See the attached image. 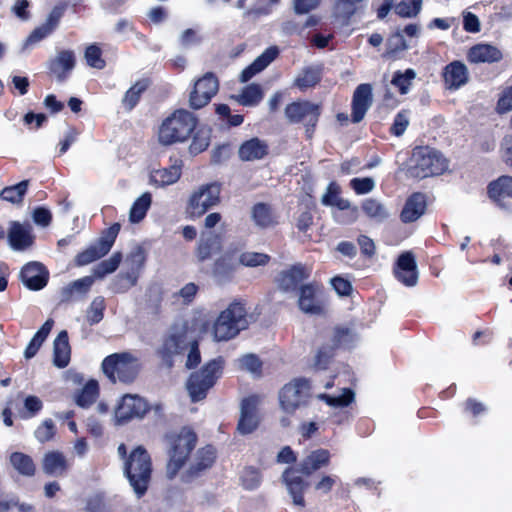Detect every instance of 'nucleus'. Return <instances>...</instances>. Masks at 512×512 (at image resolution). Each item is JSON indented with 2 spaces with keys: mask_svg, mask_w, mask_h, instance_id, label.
<instances>
[{
  "mask_svg": "<svg viewBox=\"0 0 512 512\" xmlns=\"http://www.w3.org/2000/svg\"><path fill=\"white\" fill-rule=\"evenodd\" d=\"M261 398L256 395L243 399L241 403L240 419L238 422V431L245 435L252 433L259 424V406Z\"/></svg>",
  "mask_w": 512,
  "mask_h": 512,
  "instance_id": "nucleus-14",
  "label": "nucleus"
},
{
  "mask_svg": "<svg viewBox=\"0 0 512 512\" xmlns=\"http://www.w3.org/2000/svg\"><path fill=\"white\" fill-rule=\"evenodd\" d=\"M282 477L293 504L301 508L305 507L304 491L308 483L291 468L286 469Z\"/></svg>",
  "mask_w": 512,
  "mask_h": 512,
  "instance_id": "nucleus-21",
  "label": "nucleus"
},
{
  "mask_svg": "<svg viewBox=\"0 0 512 512\" xmlns=\"http://www.w3.org/2000/svg\"><path fill=\"white\" fill-rule=\"evenodd\" d=\"M330 452L326 449H317L310 452L300 463L299 471L305 475H311L313 472L328 466L330 463Z\"/></svg>",
  "mask_w": 512,
  "mask_h": 512,
  "instance_id": "nucleus-24",
  "label": "nucleus"
},
{
  "mask_svg": "<svg viewBox=\"0 0 512 512\" xmlns=\"http://www.w3.org/2000/svg\"><path fill=\"white\" fill-rule=\"evenodd\" d=\"M104 310L105 299L102 296L95 297L87 310L86 318L88 323L90 325L99 323L103 319Z\"/></svg>",
  "mask_w": 512,
  "mask_h": 512,
  "instance_id": "nucleus-50",
  "label": "nucleus"
},
{
  "mask_svg": "<svg viewBox=\"0 0 512 512\" xmlns=\"http://www.w3.org/2000/svg\"><path fill=\"white\" fill-rule=\"evenodd\" d=\"M12 466L21 474L31 476L35 472V465L30 456L15 452L10 457Z\"/></svg>",
  "mask_w": 512,
  "mask_h": 512,
  "instance_id": "nucleus-44",
  "label": "nucleus"
},
{
  "mask_svg": "<svg viewBox=\"0 0 512 512\" xmlns=\"http://www.w3.org/2000/svg\"><path fill=\"white\" fill-rule=\"evenodd\" d=\"M55 434L56 427L51 419H45L34 432L36 439L41 443L52 440Z\"/></svg>",
  "mask_w": 512,
  "mask_h": 512,
  "instance_id": "nucleus-55",
  "label": "nucleus"
},
{
  "mask_svg": "<svg viewBox=\"0 0 512 512\" xmlns=\"http://www.w3.org/2000/svg\"><path fill=\"white\" fill-rule=\"evenodd\" d=\"M310 276V271L305 266L298 264L283 271L279 278V287L284 291H294Z\"/></svg>",
  "mask_w": 512,
  "mask_h": 512,
  "instance_id": "nucleus-22",
  "label": "nucleus"
},
{
  "mask_svg": "<svg viewBox=\"0 0 512 512\" xmlns=\"http://www.w3.org/2000/svg\"><path fill=\"white\" fill-rule=\"evenodd\" d=\"M62 14V8L54 7L52 11L49 13L45 23L35 28L31 32V34L27 38V44L37 43L45 37H47L49 34H51L52 31L57 27L59 20L62 17Z\"/></svg>",
  "mask_w": 512,
  "mask_h": 512,
  "instance_id": "nucleus-25",
  "label": "nucleus"
},
{
  "mask_svg": "<svg viewBox=\"0 0 512 512\" xmlns=\"http://www.w3.org/2000/svg\"><path fill=\"white\" fill-rule=\"evenodd\" d=\"M362 210L371 219L381 222L388 218V209L374 198L365 199L362 203Z\"/></svg>",
  "mask_w": 512,
  "mask_h": 512,
  "instance_id": "nucleus-39",
  "label": "nucleus"
},
{
  "mask_svg": "<svg viewBox=\"0 0 512 512\" xmlns=\"http://www.w3.org/2000/svg\"><path fill=\"white\" fill-rule=\"evenodd\" d=\"M240 367L251 373H259L261 369V362L252 354L245 355L239 359Z\"/></svg>",
  "mask_w": 512,
  "mask_h": 512,
  "instance_id": "nucleus-63",
  "label": "nucleus"
},
{
  "mask_svg": "<svg viewBox=\"0 0 512 512\" xmlns=\"http://www.w3.org/2000/svg\"><path fill=\"white\" fill-rule=\"evenodd\" d=\"M145 263V255L140 248L133 250L125 259L124 267L129 271L140 274Z\"/></svg>",
  "mask_w": 512,
  "mask_h": 512,
  "instance_id": "nucleus-54",
  "label": "nucleus"
},
{
  "mask_svg": "<svg viewBox=\"0 0 512 512\" xmlns=\"http://www.w3.org/2000/svg\"><path fill=\"white\" fill-rule=\"evenodd\" d=\"M99 394V386L96 380H89L81 391L76 394L75 402L82 408H87L93 404Z\"/></svg>",
  "mask_w": 512,
  "mask_h": 512,
  "instance_id": "nucleus-37",
  "label": "nucleus"
},
{
  "mask_svg": "<svg viewBox=\"0 0 512 512\" xmlns=\"http://www.w3.org/2000/svg\"><path fill=\"white\" fill-rule=\"evenodd\" d=\"M489 197L498 207L512 210V177L501 176L488 186Z\"/></svg>",
  "mask_w": 512,
  "mask_h": 512,
  "instance_id": "nucleus-16",
  "label": "nucleus"
},
{
  "mask_svg": "<svg viewBox=\"0 0 512 512\" xmlns=\"http://www.w3.org/2000/svg\"><path fill=\"white\" fill-rule=\"evenodd\" d=\"M298 306L306 314L320 315L324 313L326 302L321 286L316 283L302 285L299 288Z\"/></svg>",
  "mask_w": 512,
  "mask_h": 512,
  "instance_id": "nucleus-12",
  "label": "nucleus"
},
{
  "mask_svg": "<svg viewBox=\"0 0 512 512\" xmlns=\"http://www.w3.org/2000/svg\"><path fill=\"white\" fill-rule=\"evenodd\" d=\"M373 103L372 86L368 83H363L357 86L352 97V122L359 123L365 117L366 112L370 109Z\"/></svg>",
  "mask_w": 512,
  "mask_h": 512,
  "instance_id": "nucleus-17",
  "label": "nucleus"
},
{
  "mask_svg": "<svg viewBox=\"0 0 512 512\" xmlns=\"http://www.w3.org/2000/svg\"><path fill=\"white\" fill-rule=\"evenodd\" d=\"M248 327L247 311L240 302L231 303L220 313L213 326V335L217 341L234 338Z\"/></svg>",
  "mask_w": 512,
  "mask_h": 512,
  "instance_id": "nucleus-4",
  "label": "nucleus"
},
{
  "mask_svg": "<svg viewBox=\"0 0 512 512\" xmlns=\"http://www.w3.org/2000/svg\"><path fill=\"white\" fill-rule=\"evenodd\" d=\"M151 202V194L147 192L137 198L130 209L129 221L131 223H139L142 221L151 206Z\"/></svg>",
  "mask_w": 512,
  "mask_h": 512,
  "instance_id": "nucleus-38",
  "label": "nucleus"
},
{
  "mask_svg": "<svg viewBox=\"0 0 512 512\" xmlns=\"http://www.w3.org/2000/svg\"><path fill=\"white\" fill-rule=\"evenodd\" d=\"M320 80V71L317 66H310L296 78L295 84L300 89H306L314 86Z\"/></svg>",
  "mask_w": 512,
  "mask_h": 512,
  "instance_id": "nucleus-49",
  "label": "nucleus"
},
{
  "mask_svg": "<svg viewBox=\"0 0 512 512\" xmlns=\"http://www.w3.org/2000/svg\"><path fill=\"white\" fill-rule=\"evenodd\" d=\"M267 152L268 146L264 141L252 138L240 146L239 157L244 161H253L263 158Z\"/></svg>",
  "mask_w": 512,
  "mask_h": 512,
  "instance_id": "nucleus-33",
  "label": "nucleus"
},
{
  "mask_svg": "<svg viewBox=\"0 0 512 512\" xmlns=\"http://www.w3.org/2000/svg\"><path fill=\"white\" fill-rule=\"evenodd\" d=\"M241 265L246 267L265 266L270 261V256L265 253L244 252L239 255Z\"/></svg>",
  "mask_w": 512,
  "mask_h": 512,
  "instance_id": "nucleus-52",
  "label": "nucleus"
},
{
  "mask_svg": "<svg viewBox=\"0 0 512 512\" xmlns=\"http://www.w3.org/2000/svg\"><path fill=\"white\" fill-rule=\"evenodd\" d=\"M151 459L147 451L138 446L124 462V473L138 497L145 494L151 477Z\"/></svg>",
  "mask_w": 512,
  "mask_h": 512,
  "instance_id": "nucleus-3",
  "label": "nucleus"
},
{
  "mask_svg": "<svg viewBox=\"0 0 512 512\" xmlns=\"http://www.w3.org/2000/svg\"><path fill=\"white\" fill-rule=\"evenodd\" d=\"M187 352L186 367L193 368L201 361V356L196 340L188 324L185 322L174 324L163 336L161 344L157 348V355L162 362L171 368L175 359Z\"/></svg>",
  "mask_w": 512,
  "mask_h": 512,
  "instance_id": "nucleus-1",
  "label": "nucleus"
},
{
  "mask_svg": "<svg viewBox=\"0 0 512 512\" xmlns=\"http://www.w3.org/2000/svg\"><path fill=\"white\" fill-rule=\"evenodd\" d=\"M71 348L66 330L59 332L53 343V363L58 368H65L70 362Z\"/></svg>",
  "mask_w": 512,
  "mask_h": 512,
  "instance_id": "nucleus-27",
  "label": "nucleus"
},
{
  "mask_svg": "<svg viewBox=\"0 0 512 512\" xmlns=\"http://www.w3.org/2000/svg\"><path fill=\"white\" fill-rule=\"evenodd\" d=\"M221 186L217 183L202 185L189 198L187 213L195 218L204 215L220 202Z\"/></svg>",
  "mask_w": 512,
  "mask_h": 512,
  "instance_id": "nucleus-10",
  "label": "nucleus"
},
{
  "mask_svg": "<svg viewBox=\"0 0 512 512\" xmlns=\"http://www.w3.org/2000/svg\"><path fill=\"white\" fill-rule=\"evenodd\" d=\"M8 241L14 250H25L30 247L34 242L31 225L17 221L10 222Z\"/></svg>",
  "mask_w": 512,
  "mask_h": 512,
  "instance_id": "nucleus-19",
  "label": "nucleus"
},
{
  "mask_svg": "<svg viewBox=\"0 0 512 512\" xmlns=\"http://www.w3.org/2000/svg\"><path fill=\"white\" fill-rule=\"evenodd\" d=\"M198 123L196 116L185 109H178L163 120L158 131V140L163 145L185 142Z\"/></svg>",
  "mask_w": 512,
  "mask_h": 512,
  "instance_id": "nucleus-2",
  "label": "nucleus"
},
{
  "mask_svg": "<svg viewBox=\"0 0 512 512\" xmlns=\"http://www.w3.org/2000/svg\"><path fill=\"white\" fill-rule=\"evenodd\" d=\"M29 186V180H23L18 184L5 187L0 192V197L8 202L18 204L23 200L24 195L27 192Z\"/></svg>",
  "mask_w": 512,
  "mask_h": 512,
  "instance_id": "nucleus-40",
  "label": "nucleus"
},
{
  "mask_svg": "<svg viewBox=\"0 0 512 512\" xmlns=\"http://www.w3.org/2000/svg\"><path fill=\"white\" fill-rule=\"evenodd\" d=\"M416 73L412 69L405 70L404 73L397 72L391 80V84L395 86L401 94H406L412 85Z\"/></svg>",
  "mask_w": 512,
  "mask_h": 512,
  "instance_id": "nucleus-51",
  "label": "nucleus"
},
{
  "mask_svg": "<svg viewBox=\"0 0 512 512\" xmlns=\"http://www.w3.org/2000/svg\"><path fill=\"white\" fill-rule=\"evenodd\" d=\"M319 399L324 400L332 407H346L354 400V392L351 389L344 388L340 395L331 396L328 394H320Z\"/></svg>",
  "mask_w": 512,
  "mask_h": 512,
  "instance_id": "nucleus-48",
  "label": "nucleus"
},
{
  "mask_svg": "<svg viewBox=\"0 0 512 512\" xmlns=\"http://www.w3.org/2000/svg\"><path fill=\"white\" fill-rule=\"evenodd\" d=\"M331 284H332L333 288L335 289V291L340 296H348V295H350V293L352 291L351 283L347 279H344L340 276H336V277L332 278Z\"/></svg>",
  "mask_w": 512,
  "mask_h": 512,
  "instance_id": "nucleus-64",
  "label": "nucleus"
},
{
  "mask_svg": "<svg viewBox=\"0 0 512 512\" xmlns=\"http://www.w3.org/2000/svg\"><path fill=\"white\" fill-rule=\"evenodd\" d=\"M122 255L120 252L114 253L109 259H106L99 263L94 269H93V277L102 279L107 274H111L118 268L119 264L121 263Z\"/></svg>",
  "mask_w": 512,
  "mask_h": 512,
  "instance_id": "nucleus-43",
  "label": "nucleus"
},
{
  "mask_svg": "<svg viewBox=\"0 0 512 512\" xmlns=\"http://www.w3.org/2000/svg\"><path fill=\"white\" fill-rule=\"evenodd\" d=\"M210 144V131L199 129L190 144L189 150L192 154H199L207 149Z\"/></svg>",
  "mask_w": 512,
  "mask_h": 512,
  "instance_id": "nucleus-53",
  "label": "nucleus"
},
{
  "mask_svg": "<svg viewBox=\"0 0 512 512\" xmlns=\"http://www.w3.org/2000/svg\"><path fill=\"white\" fill-rule=\"evenodd\" d=\"M425 208L426 201L424 195L421 193L413 194L407 199L401 212L402 221L405 223L416 221L424 214Z\"/></svg>",
  "mask_w": 512,
  "mask_h": 512,
  "instance_id": "nucleus-30",
  "label": "nucleus"
},
{
  "mask_svg": "<svg viewBox=\"0 0 512 512\" xmlns=\"http://www.w3.org/2000/svg\"><path fill=\"white\" fill-rule=\"evenodd\" d=\"M215 460V450L212 446H206L202 449H200L195 458V463L192 466V470H195V472L202 471L204 469H207L211 467Z\"/></svg>",
  "mask_w": 512,
  "mask_h": 512,
  "instance_id": "nucleus-47",
  "label": "nucleus"
},
{
  "mask_svg": "<svg viewBox=\"0 0 512 512\" xmlns=\"http://www.w3.org/2000/svg\"><path fill=\"white\" fill-rule=\"evenodd\" d=\"M310 397V384L306 379H295L286 384L279 392L281 409L287 414L305 406Z\"/></svg>",
  "mask_w": 512,
  "mask_h": 512,
  "instance_id": "nucleus-9",
  "label": "nucleus"
},
{
  "mask_svg": "<svg viewBox=\"0 0 512 512\" xmlns=\"http://www.w3.org/2000/svg\"><path fill=\"white\" fill-rule=\"evenodd\" d=\"M350 186L359 195L371 192L375 187V182L372 178H353L350 181Z\"/></svg>",
  "mask_w": 512,
  "mask_h": 512,
  "instance_id": "nucleus-60",
  "label": "nucleus"
},
{
  "mask_svg": "<svg viewBox=\"0 0 512 512\" xmlns=\"http://www.w3.org/2000/svg\"><path fill=\"white\" fill-rule=\"evenodd\" d=\"M285 115L292 123L302 122L306 127V134L310 138L318 122L320 108L308 101L293 102L286 106Z\"/></svg>",
  "mask_w": 512,
  "mask_h": 512,
  "instance_id": "nucleus-11",
  "label": "nucleus"
},
{
  "mask_svg": "<svg viewBox=\"0 0 512 512\" xmlns=\"http://www.w3.org/2000/svg\"><path fill=\"white\" fill-rule=\"evenodd\" d=\"M409 125V114L407 111H401L396 114L391 126V133L395 136H401Z\"/></svg>",
  "mask_w": 512,
  "mask_h": 512,
  "instance_id": "nucleus-59",
  "label": "nucleus"
},
{
  "mask_svg": "<svg viewBox=\"0 0 512 512\" xmlns=\"http://www.w3.org/2000/svg\"><path fill=\"white\" fill-rule=\"evenodd\" d=\"M69 466V461L60 451H49L42 460V469L44 473L50 476H63Z\"/></svg>",
  "mask_w": 512,
  "mask_h": 512,
  "instance_id": "nucleus-23",
  "label": "nucleus"
},
{
  "mask_svg": "<svg viewBox=\"0 0 512 512\" xmlns=\"http://www.w3.org/2000/svg\"><path fill=\"white\" fill-rule=\"evenodd\" d=\"M496 111L499 114H505L512 111V86L506 88L500 95L497 102Z\"/></svg>",
  "mask_w": 512,
  "mask_h": 512,
  "instance_id": "nucleus-61",
  "label": "nucleus"
},
{
  "mask_svg": "<svg viewBox=\"0 0 512 512\" xmlns=\"http://www.w3.org/2000/svg\"><path fill=\"white\" fill-rule=\"evenodd\" d=\"M241 265L239 255L235 250H227L214 265V272L219 275H225L233 272Z\"/></svg>",
  "mask_w": 512,
  "mask_h": 512,
  "instance_id": "nucleus-36",
  "label": "nucleus"
},
{
  "mask_svg": "<svg viewBox=\"0 0 512 512\" xmlns=\"http://www.w3.org/2000/svg\"><path fill=\"white\" fill-rule=\"evenodd\" d=\"M447 169L446 159L436 150L417 147L412 154L409 172L413 177L426 178L439 175Z\"/></svg>",
  "mask_w": 512,
  "mask_h": 512,
  "instance_id": "nucleus-8",
  "label": "nucleus"
},
{
  "mask_svg": "<svg viewBox=\"0 0 512 512\" xmlns=\"http://www.w3.org/2000/svg\"><path fill=\"white\" fill-rule=\"evenodd\" d=\"M181 176V166L173 164L168 168L152 170L150 184L156 187H164L176 183Z\"/></svg>",
  "mask_w": 512,
  "mask_h": 512,
  "instance_id": "nucleus-31",
  "label": "nucleus"
},
{
  "mask_svg": "<svg viewBox=\"0 0 512 512\" xmlns=\"http://www.w3.org/2000/svg\"><path fill=\"white\" fill-rule=\"evenodd\" d=\"M104 374L112 381L123 383L132 382L139 371V362L128 352L114 353L107 356L102 362Z\"/></svg>",
  "mask_w": 512,
  "mask_h": 512,
  "instance_id": "nucleus-7",
  "label": "nucleus"
},
{
  "mask_svg": "<svg viewBox=\"0 0 512 512\" xmlns=\"http://www.w3.org/2000/svg\"><path fill=\"white\" fill-rule=\"evenodd\" d=\"M469 60L472 63H494L502 60V52L490 44H477L469 50Z\"/></svg>",
  "mask_w": 512,
  "mask_h": 512,
  "instance_id": "nucleus-26",
  "label": "nucleus"
},
{
  "mask_svg": "<svg viewBox=\"0 0 512 512\" xmlns=\"http://www.w3.org/2000/svg\"><path fill=\"white\" fill-rule=\"evenodd\" d=\"M363 1L364 0H338L336 3V12L344 18H348L356 12Z\"/></svg>",
  "mask_w": 512,
  "mask_h": 512,
  "instance_id": "nucleus-58",
  "label": "nucleus"
},
{
  "mask_svg": "<svg viewBox=\"0 0 512 512\" xmlns=\"http://www.w3.org/2000/svg\"><path fill=\"white\" fill-rule=\"evenodd\" d=\"M263 91L257 84H250L242 89V91L233 96V98L243 106H256L263 99Z\"/></svg>",
  "mask_w": 512,
  "mask_h": 512,
  "instance_id": "nucleus-35",
  "label": "nucleus"
},
{
  "mask_svg": "<svg viewBox=\"0 0 512 512\" xmlns=\"http://www.w3.org/2000/svg\"><path fill=\"white\" fill-rule=\"evenodd\" d=\"M395 276L405 286L412 287L417 284V266L411 252H405L399 256Z\"/></svg>",
  "mask_w": 512,
  "mask_h": 512,
  "instance_id": "nucleus-20",
  "label": "nucleus"
},
{
  "mask_svg": "<svg viewBox=\"0 0 512 512\" xmlns=\"http://www.w3.org/2000/svg\"><path fill=\"white\" fill-rule=\"evenodd\" d=\"M241 479H242V484H243L244 488L247 490H254L261 483L260 472L253 467L246 468L243 471Z\"/></svg>",
  "mask_w": 512,
  "mask_h": 512,
  "instance_id": "nucleus-56",
  "label": "nucleus"
},
{
  "mask_svg": "<svg viewBox=\"0 0 512 512\" xmlns=\"http://www.w3.org/2000/svg\"><path fill=\"white\" fill-rule=\"evenodd\" d=\"M223 360L213 359L205 364L199 371L193 372L187 381V390L191 400H203L222 374Z\"/></svg>",
  "mask_w": 512,
  "mask_h": 512,
  "instance_id": "nucleus-5",
  "label": "nucleus"
},
{
  "mask_svg": "<svg viewBox=\"0 0 512 512\" xmlns=\"http://www.w3.org/2000/svg\"><path fill=\"white\" fill-rule=\"evenodd\" d=\"M221 248V239L212 232H203L200 236L199 244L196 250L197 258L200 261L209 259Z\"/></svg>",
  "mask_w": 512,
  "mask_h": 512,
  "instance_id": "nucleus-32",
  "label": "nucleus"
},
{
  "mask_svg": "<svg viewBox=\"0 0 512 512\" xmlns=\"http://www.w3.org/2000/svg\"><path fill=\"white\" fill-rule=\"evenodd\" d=\"M20 277L28 289L37 291L47 285L49 273L41 263L30 262L22 268Z\"/></svg>",
  "mask_w": 512,
  "mask_h": 512,
  "instance_id": "nucleus-18",
  "label": "nucleus"
},
{
  "mask_svg": "<svg viewBox=\"0 0 512 512\" xmlns=\"http://www.w3.org/2000/svg\"><path fill=\"white\" fill-rule=\"evenodd\" d=\"M219 88L218 79L213 73H206L199 78L189 96V105L193 109H200L207 105Z\"/></svg>",
  "mask_w": 512,
  "mask_h": 512,
  "instance_id": "nucleus-13",
  "label": "nucleus"
},
{
  "mask_svg": "<svg viewBox=\"0 0 512 512\" xmlns=\"http://www.w3.org/2000/svg\"><path fill=\"white\" fill-rule=\"evenodd\" d=\"M149 86L147 79L136 82L124 95L122 103L128 110L133 109L139 101L140 95Z\"/></svg>",
  "mask_w": 512,
  "mask_h": 512,
  "instance_id": "nucleus-41",
  "label": "nucleus"
},
{
  "mask_svg": "<svg viewBox=\"0 0 512 512\" xmlns=\"http://www.w3.org/2000/svg\"><path fill=\"white\" fill-rule=\"evenodd\" d=\"M93 276H85L77 279L61 290V301L69 302L76 298L85 296L94 283Z\"/></svg>",
  "mask_w": 512,
  "mask_h": 512,
  "instance_id": "nucleus-28",
  "label": "nucleus"
},
{
  "mask_svg": "<svg viewBox=\"0 0 512 512\" xmlns=\"http://www.w3.org/2000/svg\"><path fill=\"white\" fill-rule=\"evenodd\" d=\"M196 440L195 433L187 428L181 429L178 434L168 436L170 459L167 464L166 474L169 479H173L183 467L187 457L195 447Z\"/></svg>",
  "mask_w": 512,
  "mask_h": 512,
  "instance_id": "nucleus-6",
  "label": "nucleus"
},
{
  "mask_svg": "<svg viewBox=\"0 0 512 512\" xmlns=\"http://www.w3.org/2000/svg\"><path fill=\"white\" fill-rule=\"evenodd\" d=\"M148 411L144 399L137 395H125L115 410L117 423H125L133 418H142Z\"/></svg>",
  "mask_w": 512,
  "mask_h": 512,
  "instance_id": "nucleus-15",
  "label": "nucleus"
},
{
  "mask_svg": "<svg viewBox=\"0 0 512 512\" xmlns=\"http://www.w3.org/2000/svg\"><path fill=\"white\" fill-rule=\"evenodd\" d=\"M138 277V273L125 269V271L121 272L114 280L113 290L116 293H124L128 291L131 287L137 284Z\"/></svg>",
  "mask_w": 512,
  "mask_h": 512,
  "instance_id": "nucleus-45",
  "label": "nucleus"
},
{
  "mask_svg": "<svg viewBox=\"0 0 512 512\" xmlns=\"http://www.w3.org/2000/svg\"><path fill=\"white\" fill-rule=\"evenodd\" d=\"M119 231L120 224L115 223L109 227L99 239L98 243L106 253H108L112 248Z\"/></svg>",
  "mask_w": 512,
  "mask_h": 512,
  "instance_id": "nucleus-57",
  "label": "nucleus"
},
{
  "mask_svg": "<svg viewBox=\"0 0 512 512\" xmlns=\"http://www.w3.org/2000/svg\"><path fill=\"white\" fill-rule=\"evenodd\" d=\"M251 218L254 224L261 228L267 229L278 223L277 216L272 207L266 203H256L251 209Z\"/></svg>",
  "mask_w": 512,
  "mask_h": 512,
  "instance_id": "nucleus-29",
  "label": "nucleus"
},
{
  "mask_svg": "<svg viewBox=\"0 0 512 512\" xmlns=\"http://www.w3.org/2000/svg\"><path fill=\"white\" fill-rule=\"evenodd\" d=\"M107 253L102 249L100 244L97 242L90 247H88L83 252L79 253L76 257V263L78 266H84L88 265L103 256H105Z\"/></svg>",
  "mask_w": 512,
  "mask_h": 512,
  "instance_id": "nucleus-46",
  "label": "nucleus"
},
{
  "mask_svg": "<svg viewBox=\"0 0 512 512\" xmlns=\"http://www.w3.org/2000/svg\"><path fill=\"white\" fill-rule=\"evenodd\" d=\"M24 407L26 409L27 415H24L25 418L34 417L43 407V403L37 396L30 395L24 400Z\"/></svg>",
  "mask_w": 512,
  "mask_h": 512,
  "instance_id": "nucleus-62",
  "label": "nucleus"
},
{
  "mask_svg": "<svg viewBox=\"0 0 512 512\" xmlns=\"http://www.w3.org/2000/svg\"><path fill=\"white\" fill-rule=\"evenodd\" d=\"M423 0H401L394 6L395 13L402 18H414L422 10Z\"/></svg>",
  "mask_w": 512,
  "mask_h": 512,
  "instance_id": "nucleus-42",
  "label": "nucleus"
},
{
  "mask_svg": "<svg viewBox=\"0 0 512 512\" xmlns=\"http://www.w3.org/2000/svg\"><path fill=\"white\" fill-rule=\"evenodd\" d=\"M445 83L450 89H457L468 80L466 66H445L443 71Z\"/></svg>",
  "mask_w": 512,
  "mask_h": 512,
  "instance_id": "nucleus-34",
  "label": "nucleus"
}]
</instances>
